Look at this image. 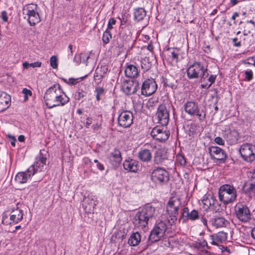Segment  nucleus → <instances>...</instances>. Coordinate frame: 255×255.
Listing matches in <instances>:
<instances>
[{"label": "nucleus", "mask_w": 255, "mask_h": 255, "mask_svg": "<svg viewBox=\"0 0 255 255\" xmlns=\"http://www.w3.org/2000/svg\"><path fill=\"white\" fill-rule=\"evenodd\" d=\"M245 74V77L248 80V81H250L253 79V75L252 70L246 71Z\"/></svg>", "instance_id": "47"}, {"label": "nucleus", "mask_w": 255, "mask_h": 255, "mask_svg": "<svg viewBox=\"0 0 255 255\" xmlns=\"http://www.w3.org/2000/svg\"><path fill=\"white\" fill-rule=\"evenodd\" d=\"M22 93L24 95V99L25 100H27L28 99V96H31L32 95V92L26 88H24L22 90Z\"/></svg>", "instance_id": "44"}, {"label": "nucleus", "mask_w": 255, "mask_h": 255, "mask_svg": "<svg viewBox=\"0 0 255 255\" xmlns=\"http://www.w3.org/2000/svg\"><path fill=\"white\" fill-rule=\"evenodd\" d=\"M133 116L129 111H123L118 118V125L123 128H128L133 124Z\"/></svg>", "instance_id": "12"}, {"label": "nucleus", "mask_w": 255, "mask_h": 255, "mask_svg": "<svg viewBox=\"0 0 255 255\" xmlns=\"http://www.w3.org/2000/svg\"><path fill=\"white\" fill-rule=\"evenodd\" d=\"M134 18L137 21L143 20L146 18L147 14L146 11L144 8L138 7L135 8L134 10Z\"/></svg>", "instance_id": "32"}, {"label": "nucleus", "mask_w": 255, "mask_h": 255, "mask_svg": "<svg viewBox=\"0 0 255 255\" xmlns=\"http://www.w3.org/2000/svg\"><path fill=\"white\" fill-rule=\"evenodd\" d=\"M166 230V224L162 221L159 222L151 231L149 239L152 242H157L164 237Z\"/></svg>", "instance_id": "10"}, {"label": "nucleus", "mask_w": 255, "mask_h": 255, "mask_svg": "<svg viewBox=\"0 0 255 255\" xmlns=\"http://www.w3.org/2000/svg\"><path fill=\"white\" fill-rule=\"evenodd\" d=\"M108 159L113 166H118L122 161L121 152L119 149L117 147L115 148L113 151L110 153Z\"/></svg>", "instance_id": "19"}, {"label": "nucleus", "mask_w": 255, "mask_h": 255, "mask_svg": "<svg viewBox=\"0 0 255 255\" xmlns=\"http://www.w3.org/2000/svg\"><path fill=\"white\" fill-rule=\"evenodd\" d=\"M214 140H215V142L219 145H223L225 144L224 140L221 137H219V136L216 137L215 138Z\"/></svg>", "instance_id": "50"}, {"label": "nucleus", "mask_w": 255, "mask_h": 255, "mask_svg": "<svg viewBox=\"0 0 255 255\" xmlns=\"http://www.w3.org/2000/svg\"><path fill=\"white\" fill-rule=\"evenodd\" d=\"M50 66L53 68H57L58 67V58L56 56H52L50 59Z\"/></svg>", "instance_id": "41"}, {"label": "nucleus", "mask_w": 255, "mask_h": 255, "mask_svg": "<svg viewBox=\"0 0 255 255\" xmlns=\"http://www.w3.org/2000/svg\"><path fill=\"white\" fill-rule=\"evenodd\" d=\"M10 97L5 93H2L0 95V113L7 109L10 104Z\"/></svg>", "instance_id": "28"}, {"label": "nucleus", "mask_w": 255, "mask_h": 255, "mask_svg": "<svg viewBox=\"0 0 255 255\" xmlns=\"http://www.w3.org/2000/svg\"><path fill=\"white\" fill-rule=\"evenodd\" d=\"M177 161L180 163L181 165H185L186 161L183 156L182 155H178L176 156Z\"/></svg>", "instance_id": "43"}, {"label": "nucleus", "mask_w": 255, "mask_h": 255, "mask_svg": "<svg viewBox=\"0 0 255 255\" xmlns=\"http://www.w3.org/2000/svg\"><path fill=\"white\" fill-rule=\"evenodd\" d=\"M150 134L155 139L160 142H163L169 138L170 133L168 130H164L158 127H156L152 129Z\"/></svg>", "instance_id": "16"}, {"label": "nucleus", "mask_w": 255, "mask_h": 255, "mask_svg": "<svg viewBox=\"0 0 255 255\" xmlns=\"http://www.w3.org/2000/svg\"><path fill=\"white\" fill-rule=\"evenodd\" d=\"M31 176V172H28L27 170L25 172H18L15 176V180L17 183L22 184L26 183Z\"/></svg>", "instance_id": "31"}, {"label": "nucleus", "mask_w": 255, "mask_h": 255, "mask_svg": "<svg viewBox=\"0 0 255 255\" xmlns=\"http://www.w3.org/2000/svg\"><path fill=\"white\" fill-rule=\"evenodd\" d=\"M100 128H101V125L98 124V123L96 124H94L92 126V128L95 131L98 130Z\"/></svg>", "instance_id": "58"}, {"label": "nucleus", "mask_w": 255, "mask_h": 255, "mask_svg": "<svg viewBox=\"0 0 255 255\" xmlns=\"http://www.w3.org/2000/svg\"><path fill=\"white\" fill-rule=\"evenodd\" d=\"M112 38V34L111 32L106 30L103 33L102 40L104 43L107 44L110 42V39Z\"/></svg>", "instance_id": "39"}, {"label": "nucleus", "mask_w": 255, "mask_h": 255, "mask_svg": "<svg viewBox=\"0 0 255 255\" xmlns=\"http://www.w3.org/2000/svg\"><path fill=\"white\" fill-rule=\"evenodd\" d=\"M138 158L143 162H148L151 160V152L147 149H141L137 153Z\"/></svg>", "instance_id": "27"}, {"label": "nucleus", "mask_w": 255, "mask_h": 255, "mask_svg": "<svg viewBox=\"0 0 255 255\" xmlns=\"http://www.w3.org/2000/svg\"><path fill=\"white\" fill-rule=\"evenodd\" d=\"M98 203L97 198L92 195H88L83 201V206L86 212L94 211L95 206Z\"/></svg>", "instance_id": "23"}, {"label": "nucleus", "mask_w": 255, "mask_h": 255, "mask_svg": "<svg viewBox=\"0 0 255 255\" xmlns=\"http://www.w3.org/2000/svg\"><path fill=\"white\" fill-rule=\"evenodd\" d=\"M116 20L114 18H111L109 19L108 24V28L107 30H110L113 29V25L116 24Z\"/></svg>", "instance_id": "45"}, {"label": "nucleus", "mask_w": 255, "mask_h": 255, "mask_svg": "<svg viewBox=\"0 0 255 255\" xmlns=\"http://www.w3.org/2000/svg\"><path fill=\"white\" fill-rule=\"evenodd\" d=\"M201 222L203 223V225L207 227L208 228V226H207V221L206 220V218H204V217H202L201 218Z\"/></svg>", "instance_id": "61"}, {"label": "nucleus", "mask_w": 255, "mask_h": 255, "mask_svg": "<svg viewBox=\"0 0 255 255\" xmlns=\"http://www.w3.org/2000/svg\"><path fill=\"white\" fill-rule=\"evenodd\" d=\"M215 197L211 195L205 196L202 200V202L205 207L209 208L211 206H215L217 202Z\"/></svg>", "instance_id": "34"}, {"label": "nucleus", "mask_w": 255, "mask_h": 255, "mask_svg": "<svg viewBox=\"0 0 255 255\" xmlns=\"http://www.w3.org/2000/svg\"><path fill=\"white\" fill-rule=\"evenodd\" d=\"M92 119L90 117H88L86 119V127L87 128H89L90 125L92 123Z\"/></svg>", "instance_id": "55"}, {"label": "nucleus", "mask_w": 255, "mask_h": 255, "mask_svg": "<svg viewBox=\"0 0 255 255\" xmlns=\"http://www.w3.org/2000/svg\"><path fill=\"white\" fill-rule=\"evenodd\" d=\"M151 179L155 183L167 182L169 180V174L164 169L158 167L151 172Z\"/></svg>", "instance_id": "11"}, {"label": "nucleus", "mask_w": 255, "mask_h": 255, "mask_svg": "<svg viewBox=\"0 0 255 255\" xmlns=\"http://www.w3.org/2000/svg\"><path fill=\"white\" fill-rule=\"evenodd\" d=\"M86 95V92L83 91V90H79L77 92H76L75 94V98L77 100H80L81 99L84 98Z\"/></svg>", "instance_id": "42"}, {"label": "nucleus", "mask_w": 255, "mask_h": 255, "mask_svg": "<svg viewBox=\"0 0 255 255\" xmlns=\"http://www.w3.org/2000/svg\"><path fill=\"white\" fill-rule=\"evenodd\" d=\"M41 162L39 161L35 162L32 166L27 169L28 172H31L32 175H34L35 173L38 172H41L43 166H41Z\"/></svg>", "instance_id": "35"}, {"label": "nucleus", "mask_w": 255, "mask_h": 255, "mask_svg": "<svg viewBox=\"0 0 255 255\" xmlns=\"http://www.w3.org/2000/svg\"><path fill=\"white\" fill-rule=\"evenodd\" d=\"M122 88L127 95L134 94L139 89V83L136 80H125L122 84Z\"/></svg>", "instance_id": "15"}, {"label": "nucleus", "mask_w": 255, "mask_h": 255, "mask_svg": "<svg viewBox=\"0 0 255 255\" xmlns=\"http://www.w3.org/2000/svg\"><path fill=\"white\" fill-rule=\"evenodd\" d=\"M167 159V151L165 148H159L155 151L153 157L155 164H163Z\"/></svg>", "instance_id": "18"}, {"label": "nucleus", "mask_w": 255, "mask_h": 255, "mask_svg": "<svg viewBox=\"0 0 255 255\" xmlns=\"http://www.w3.org/2000/svg\"><path fill=\"white\" fill-rule=\"evenodd\" d=\"M218 194L220 201L224 204L232 203L237 200V191L233 185H222L219 189Z\"/></svg>", "instance_id": "3"}, {"label": "nucleus", "mask_w": 255, "mask_h": 255, "mask_svg": "<svg viewBox=\"0 0 255 255\" xmlns=\"http://www.w3.org/2000/svg\"><path fill=\"white\" fill-rule=\"evenodd\" d=\"M141 241V236L140 234L136 232L133 233L130 236L128 244L131 246H136L139 244Z\"/></svg>", "instance_id": "33"}, {"label": "nucleus", "mask_w": 255, "mask_h": 255, "mask_svg": "<svg viewBox=\"0 0 255 255\" xmlns=\"http://www.w3.org/2000/svg\"><path fill=\"white\" fill-rule=\"evenodd\" d=\"M181 207V202L179 198L176 196L170 198L166 205V212L173 223L177 220L178 211Z\"/></svg>", "instance_id": "6"}, {"label": "nucleus", "mask_w": 255, "mask_h": 255, "mask_svg": "<svg viewBox=\"0 0 255 255\" xmlns=\"http://www.w3.org/2000/svg\"><path fill=\"white\" fill-rule=\"evenodd\" d=\"M46 158L45 157H41L39 159V160H38L39 161H40L42 164V166H44V165H46Z\"/></svg>", "instance_id": "57"}, {"label": "nucleus", "mask_w": 255, "mask_h": 255, "mask_svg": "<svg viewBox=\"0 0 255 255\" xmlns=\"http://www.w3.org/2000/svg\"><path fill=\"white\" fill-rule=\"evenodd\" d=\"M216 79V75H211L210 76V77L208 79V81H209L210 82V84L207 87V88H209L212 85V84L215 82Z\"/></svg>", "instance_id": "49"}, {"label": "nucleus", "mask_w": 255, "mask_h": 255, "mask_svg": "<svg viewBox=\"0 0 255 255\" xmlns=\"http://www.w3.org/2000/svg\"><path fill=\"white\" fill-rule=\"evenodd\" d=\"M125 73L126 77L134 78L138 75V71L136 66L129 64L126 67Z\"/></svg>", "instance_id": "30"}, {"label": "nucleus", "mask_w": 255, "mask_h": 255, "mask_svg": "<svg viewBox=\"0 0 255 255\" xmlns=\"http://www.w3.org/2000/svg\"><path fill=\"white\" fill-rule=\"evenodd\" d=\"M185 112L190 116H196L202 122L206 118V113L203 110H200L198 105L194 101H188L184 105Z\"/></svg>", "instance_id": "7"}, {"label": "nucleus", "mask_w": 255, "mask_h": 255, "mask_svg": "<svg viewBox=\"0 0 255 255\" xmlns=\"http://www.w3.org/2000/svg\"><path fill=\"white\" fill-rule=\"evenodd\" d=\"M95 92L96 93V98L98 101H100L102 99L103 96L104 95L105 91V89L100 87H97L95 89Z\"/></svg>", "instance_id": "36"}, {"label": "nucleus", "mask_w": 255, "mask_h": 255, "mask_svg": "<svg viewBox=\"0 0 255 255\" xmlns=\"http://www.w3.org/2000/svg\"><path fill=\"white\" fill-rule=\"evenodd\" d=\"M209 223L215 229L225 228L229 225V222L225 218L218 216L210 219Z\"/></svg>", "instance_id": "20"}, {"label": "nucleus", "mask_w": 255, "mask_h": 255, "mask_svg": "<svg viewBox=\"0 0 255 255\" xmlns=\"http://www.w3.org/2000/svg\"><path fill=\"white\" fill-rule=\"evenodd\" d=\"M41 64H42V63L41 62L37 61V62H35L34 63H30V66L33 67V68L40 67H41Z\"/></svg>", "instance_id": "53"}, {"label": "nucleus", "mask_w": 255, "mask_h": 255, "mask_svg": "<svg viewBox=\"0 0 255 255\" xmlns=\"http://www.w3.org/2000/svg\"><path fill=\"white\" fill-rule=\"evenodd\" d=\"M148 61V59L146 58L142 59L141 61V67L144 71L148 70L150 67V64Z\"/></svg>", "instance_id": "40"}, {"label": "nucleus", "mask_w": 255, "mask_h": 255, "mask_svg": "<svg viewBox=\"0 0 255 255\" xmlns=\"http://www.w3.org/2000/svg\"><path fill=\"white\" fill-rule=\"evenodd\" d=\"M251 236L255 239V227L252 230Z\"/></svg>", "instance_id": "64"}, {"label": "nucleus", "mask_w": 255, "mask_h": 255, "mask_svg": "<svg viewBox=\"0 0 255 255\" xmlns=\"http://www.w3.org/2000/svg\"><path fill=\"white\" fill-rule=\"evenodd\" d=\"M233 42L234 43V45L235 46H237V47H239L241 45V42L240 41L238 40V38H234L233 39Z\"/></svg>", "instance_id": "56"}, {"label": "nucleus", "mask_w": 255, "mask_h": 255, "mask_svg": "<svg viewBox=\"0 0 255 255\" xmlns=\"http://www.w3.org/2000/svg\"><path fill=\"white\" fill-rule=\"evenodd\" d=\"M181 217L183 219V222H185L188 220L191 221L197 220L200 218V216L197 210H193L191 212H189L188 208L185 207L183 208Z\"/></svg>", "instance_id": "21"}, {"label": "nucleus", "mask_w": 255, "mask_h": 255, "mask_svg": "<svg viewBox=\"0 0 255 255\" xmlns=\"http://www.w3.org/2000/svg\"><path fill=\"white\" fill-rule=\"evenodd\" d=\"M120 35L123 39H125V40H129L131 37L130 32L127 28L123 29L121 32Z\"/></svg>", "instance_id": "38"}, {"label": "nucleus", "mask_w": 255, "mask_h": 255, "mask_svg": "<svg viewBox=\"0 0 255 255\" xmlns=\"http://www.w3.org/2000/svg\"><path fill=\"white\" fill-rule=\"evenodd\" d=\"M37 9V4L34 3L28 4L23 8L24 18L27 20L31 26H34L40 21Z\"/></svg>", "instance_id": "5"}, {"label": "nucleus", "mask_w": 255, "mask_h": 255, "mask_svg": "<svg viewBox=\"0 0 255 255\" xmlns=\"http://www.w3.org/2000/svg\"><path fill=\"white\" fill-rule=\"evenodd\" d=\"M210 238L212 240V244L217 245V242L223 243L227 240V233L224 232H219L217 234L211 235Z\"/></svg>", "instance_id": "29"}, {"label": "nucleus", "mask_w": 255, "mask_h": 255, "mask_svg": "<svg viewBox=\"0 0 255 255\" xmlns=\"http://www.w3.org/2000/svg\"><path fill=\"white\" fill-rule=\"evenodd\" d=\"M155 209L151 205H147L138 211L134 216L132 223L134 226L143 229L145 228L148 221L155 214Z\"/></svg>", "instance_id": "2"}, {"label": "nucleus", "mask_w": 255, "mask_h": 255, "mask_svg": "<svg viewBox=\"0 0 255 255\" xmlns=\"http://www.w3.org/2000/svg\"><path fill=\"white\" fill-rule=\"evenodd\" d=\"M23 65V67L25 69H27L30 66V63L27 62H25L23 63L22 64Z\"/></svg>", "instance_id": "62"}, {"label": "nucleus", "mask_w": 255, "mask_h": 255, "mask_svg": "<svg viewBox=\"0 0 255 255\" xmlns=\"http://www.w3.org/2000/svg\"><path fill=\"white\" fill-rule=\"evenodd\" d=\"M74 61L77 63H79L81 62L80 55H76L74 58Z\"/></svg>", "instance_id": "59"}, {"label": "nucleus", "mask_w": 255, "mask_h": 255, "mask_svg": "<svg viewBox=\"0 0 255 255\" xmlns=\"http://www.w3.org/2000/svg\"><path fill=\"white\" fill-rule=\"evenodd\" d=\"M157 89V85L152 78L145 80L141 85V94L145 96H149L153 94Z\"/></svg>", "instance_id": "13"}, {"label": "nucleus", "mask_w": 255, "mask_h": 255, "mask_svg": "<svg viewBox=\"0 0 255 255\" xmlns=\"http://www.w3.org/2000/svg\"><path fill=\"white\" fill-rule=\"evenodd\" d=\"M108 70V69L107 66H101L100 67L98 66L95 72L96 74H99L104 77L107 74Z\"/></svg>", "instance_id": "37"}, {"label": "nucleus", "mask_w": 255, "mask_h": 255, "mask_svg": "<svg viewBox=\"0 0 255 255\" xmlns=\"http://www.w3.org/2000/svg\"><path fill=\"white\" fill-rule=\"evenodd\" d=\"M24 139H25V137H24V136L22 135H20L18 136V139L19 141L20 142H22V141H24Z\"/></svg>", "instance_id": "63"}, {"label": "nucleus", "mask_w": 255, "mask_h": 255, "mask_svg": "<svg viewBox=\"0 0 255 255\" xmlns=\"http://www.w3.org/2000/svg\"><path fill=\"white\" fill-rule=\"evenodd\" d=\"M97 168H98L99 170H100L101 171H103V170H104V169H105L104 165H103L102 163H100V162H99V163L97 164Z\"/></svg>", "instance_id": "60"}, {"label": "nucleus", "mask_w": 255, "mask_h": 255, "mask_svg": "<svg viewBox=\"0 0 255 255\" xmlns=\"http://www.w3.org/2000/svg\"><path fill=\"white\" fill-rule=\"evenodd\" d=\"M44 99L49 109L63 106L69 101V98L62 92L59 84H54L45 92Z\"/></svg>", "instance_id": "1"}, {"label": "nucleus", "mask_w": 255, "mask_h": 255, "mask_svg": "<svg viewBox=\"0 0 255 255\" xmlns=\"http://www.w3.org/2000/svg\"><path fill=\"white\" fill-rule=\"evenodd\" d=\"M209 152L211 158L215 160L224 162L227 158L226 152L218 146H212L209 148Z\"/></svg>", "instance_id": "17"}, {"label": "nucleus", "mask_w": 255, "mask_h": 255, "mask_svg": "<svg viewBox=\"0 0 255 255\" xmlns=\"http://www.w3.org/2000/svg\"><path fill=\"white\" fill-rule=\"evenodd\" d=\"M224 137L229 144L233 145L237 143L240 136L237 130L229 129L225 131Z\"/></svg>", "instance_id": "22"}, {"label": "nucleus", "mask_w": 255, "mask_h": 255, "mask_svg": "<svg viewBox=\"0 0 255 255\" xmlns=\"http://www.w3.org/2000/svg\"><path fill=\"white\" fill-rule=\"evenodd\" d=\"M234 210L236 216L240 221L247 223L251 219V212L246 205L239 203L235 206Z\"/></svg>", "instance_id": "9"}, {"label": "nucleus", "mask_w": 255, "mask_h": 255, "mask_svg": "<svg viewBox=\"0 0 255 255\" xmlns=\"http://www.w3.org/2000/svg\"><path fill=\"white\" fill-rule=\"evenodd\" d=\"M187 77L189 79L201 78L203 82L209 76L207 67H205L201 62H194L187 70Z\"/></svg>", "instance_id": "4"}, {"label": "nucleus", "mask_w": 255, "mask_h": 255, "mask_svg": "<svg viewBox=\"0 0 255 255\" xmlns=\"http://www.w3.org/2000/svg\"><path fill=\"white\" fill-rule=\"evenodd\" d=\"M23 211L17 207L14 209L10 213V220L13 223H18L23 219Z\"/></svg>", "instance_id": "25"}, {"label": "nucleus", "mask_w": 255, "mask_h": 255, "mask_svg": "<svg viewBox=\"0 0 255 255\" xmlns=\"http://www.w3.org/2000/svg\"><path fill=\"white\" fill-rule=\"evenodd\" d=\"M156 116L158 123L162 126L167 125L169 120V112L164 105L160 104L157 110Z\"/></svg>", "instance_id": "14"}, {"label": "nucleus", "mask_w": 255, "mask_h": 255, "mask_svg": "<svg viewBox=\"0 0 255 255\" xmlns=\"http://www.w3.org/2000/svg\"><path fill=\"white\" fill-rule=\"evenodd\" d=\"M1 18L2 19V20L4 21H5V22L7 21L8 17L7 16V13H6V12L5 11H3L1 12Z\"/></svg>", "instance_id": "54"}, {"label": "nucleus", "mask_w": 255, "mask_h": 255, "mask_svg": "<svg viewBox=\"0 0 255 255\" xmlns=\"http://www.w3.org/2000/svg\"><path fill=\"white\" fill-rule=\"evenodd\" d=\"M78 79L71 78L69 79L68 83L72 85H75L78 82Z\"/></svg>", "instance_id": "52"}, {"label": "nucleus", "mask_w": 255, "mask_h": 255, "mask_svg": "<svg viewBox=\"0 0 255 255\" xmlns=\"http://www.w3.org/2000/svg\"><path fill=\"white\" fill-rule=\"evenodd\" d=\"M172 60H177L178 58L179 53L173 50L171 52Z\"/></svg>", "instance_id": "51"}, {"label": "nucleus", "mask_w": 255, "mask_h": 255, "mask_svg": "<svg viewBox=\"0 0 255 255\" xmlns=\"http://www.w3.org/2000/svg\"><path fill=\"white\" fill-rule=\"evenodd\" d=\"M196 247L197 248H200V247L203 248L204 247H207V249H209V248L207 245V243L205 240H203V241H201L200 243H197L196 245Z\"/></svg>", "instance_id": "48"}, {"label": "nucleus", "mask_w": 255, "mask_h": 255, "mask_svg": "<svg viewBox=\"0 0 255 255\" xmlns=\"http://www.w3.org/2000/svg\"><path fill=\"white\" fill-rule=\"evenodd\" d=\"M103 77H104L103 76H102L100 75L96 74V72H95L94 78V81L95 82V83L97 84H99V83H100L101 82Z\"/></svg>", "instance_id": "46"}, {"label": "nucleus", "mask_w": 255, "mask_h": 255, "mask_svg": "<svg viewBox=\"0 0 255 255\" xmlns=\"http://www.w3.org/2000/svg\"><path fill=\"white\" fill-rule=\"evenodd\" d=\"M239 152L242 159L247 162L255 160V145L249 143L242 144L239 148Z\"/></svg>", "instance_id": "8"}, {"label": "nucleus", "mask_w": 255, "mask_h": 255, "mask_svg": "<svg viewBox=\"0 0 255 255\" xmlns=\"http://www.w3.org/2000/svg\"><path fill=\"white\" fill-rule=\"evenodd\" d=\"M123 166L125 170L132 172H136L139 167L138 161L132 159L125 160Z\"/></svg>", "instance_id": "24"}, {"label": "nucleus", "mask_w": 255, "mask_h": 255, "mask_svg": "<svg viewBox=\"0 0 255 255\" xmlns=\"http://www.w3.org/2000/svg\"><path fill=\"white\" fill-rule=\"evenodd\" d=\"M243 187L245 188L244 193L249 199L255 197V182L245 183Z\"/></svg>", "instance_id": "26"}]
</instances>
